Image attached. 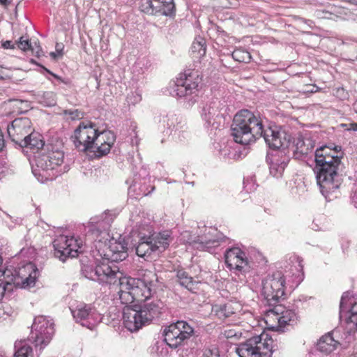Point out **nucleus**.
Listing matches in <instances>:
<instances>
[{
	"instance_id": "obj_1",
	"label": "nucleus",
	"mask_w": 357,
	"mask_h": 357,
	"mask_svg": "<svg viewBox=\"0 0 357 357\" xmlns=\"http://www.w3.org/2000/svg\"><path fill=\"white\" fill-rule=\"evenodd\" d=\"M231 135L241 144H250L263 137L269 148L279 149L289 147L291 135L277 126L264 128L259 116L248 109H242L234 116L231 126Z\"/></svg>"
},
{
	"instance_id": "obj_2",
	"label": "nucleus",
	"mask_w": 357,
	"mask_h": 357,
	"mask_svg": "<svg viewBox=\"0 0 357 357\" xmlns=\"http://www.w3.org/2000/svg\"><path fill=\"white\" fill-rule=\"evenodd\" d=\"M75 147L81 151L96 149L97 157L100 158L109 153L116 141V135L111 130L99 132L94 123L81 122L71 137Z\"/></svg>"
},
{
	"instance_id": "obj_3",
	"label": "nucleus",
	"mask_w": 357,
	"mask_h": 357,
	"mask_svg": "<svg viewBox=\"0 0 357 357\" xmlns=\"http://www.w3.org/2000/svg\"><path fill=\"white\" fill-rule=\"evenodd\" d=\"M154 286L153 281L149 280L146 275L142 278L126 276L118 291L121 303L130 305L135 301H147L155 293Z\"/></svg>"
},
{
	"instance_id": "obj_4",
	"label": "nucleus",
	"mask_w": 357,
	"mask_h": 357,
	"mask_svg": "<svg viewBox=\"0 0 357 357\" xmlns=\"http://www.w3.org/2000/svg\"><path fill=\"white\" fill-rule=\"evenodd\" d=\"M82 273L85 278L98 282L101 284H109L121 288L124 273L112 261L105 259L98 261L96 266L84 264Z\"/></svg>"
},
{
	"instance_id": "obj_5",
	"label": "nucleus",
	"mask_w": 357,
	"mask_h": 357,
	"mask_svg": "<svg viewBox=\"0 0 357 357\" xmlns=\"http://www.w3.org/2000/svg\"><path fill=\"white\" fill-rule=\"evenodd\" d=\"M64 153L61 145L47 144L46 146L36 153V167L32 168L33 174L43 177L51 176L50 172L61 166L63 162Z\"/></svg>"
},
{
	"instance_id": "obj_6",
	"label": "nucleus",
	"mask_w": 357,
	"mask_h": 357,
	"mask_svg": "<svg viewBox=\"0 0 357 357\" xmlns=\"http://www.w3.org/2000/svg\"><path fill=\"white\" fill-rule=\"evenodd\" d=\"M340 167L335 165H330V167L315 165L317 182L326 199H331V195L337 192L342 183V175L338 172Z\"/></svg>"
},
{
	"instance_id": "obj_7",
	"label": "nucleus",
	"mask_w": 357,
	"mask_h": 357,
	"mask_svg": "<svg viewBox=\"0 0 357 357\" xmlns=\"http://www.w3.org/2000/svg\"><path fill=\"white\" fill-rule=\"evenodd\" d=\"M284 284L285 279L280 271L274 272L263 280L261 295L266 305H273L285 299Z\"/></svg>"
},
{
	"instance_id": "obj_8",
	"label": "nucleus",
	"mask_w": 357,
	"mask_h": 357,
	"mask_svg": "<svg viewBox=\"0 0 357 357\" xmlns=\"http://www.w3.org/2000/svg\"><path fill=\"white\" fill-rule=\"evenodd\" d=\"M202 81V77L198 70H185L179 74V77L171 86L170 93L180 98L196 94Z\"/></svg>"
},
{
	"instance_id": "obj_9",
	"label": "nucleus",
	"mask_w": 357,
	"mask_h": 357,
	"mask_svg": "<svg viewBox=\"0 0 357 357\" xmlns=\"http://www.w3.org/2000/svg\"><path fill=\"white\" fill-rule=\"evenodd\" d=\"M54 333V324L45 317L38 316L32 324L29 340L41 351L50 343Z\"/></svg>"
},
{
	"instance_id": "obj_10",
	"label": "nucleus",
	"mask_w": 357,
	"mask_h": 357,
	"mask_svg": "<svg viewBox=\"0 0 357 357\" xmlns=\"http://www.w3.org/2000/svg\"><path fill=\"white\" fill-rule=\"evenodd\" d=\"M194 330L186 321H178L165 328L163 332L164 340L167 344L176 349L188 340Z\"/></svg>"
},
{
	"instance_id": "obj_11",
	"label": "nucleus",
	"mask_w": 357,
	"mask_h": 357,
	"mask_svg": "<svg viewBox=\"0 0 357 357\" xmlns=\"http://www.w3.org/2000/svg\"><path fill=\"white\" fill-rule=\"evenodd\" d=\"M54 256L65 261L68 257H75L81 248L79 241L73 237L60 236L53 241Z\"/></svg>"
},
{
	"instance_id": "obj_12",
	"label": "nucleus",
	"mask_w": 357,
	"mask_h": 357,
	"mask_svg": "<svg viewBox=\"0 0 357 357\" xmlns=\"http://www.w3.org/2000/svg\"><path fill=\"white\" fill-rule=\"evenodd\" d=\"M33 130L31 121L28 117L17 118L7 127L8 137L15 147L22 143L26 135H29Z\"/></svg>"
},
{
	"instance_id": "obj_13",
	"label": "nucleus",
	"mask_w": 357,
	"mask_h": 357,
	"mask_svg": "<svg viewBox=\"0 0 357 357\" xmlns=\"http://www.w3.org/2000/svg\"><path fill=\"white\" fill-rule=\"evenodd\" d=\"M352 294L349 291L344 292L340 303V318L345 317L349 331H357V303L351 301Z\"/></svg>"
},
{
	"instance_id": "obj_14",
	"label": "nucleus",
	"mask_w": 357,
	"mask_h": 357,
	"mask_svg": "<svg viewBox=\"0 0 357 357\" xmlns=\"http://www.w3.org/2000/svg\"><path fill=\"white\" fill-rule=\"evenodd\" d=\"M143 314L140 306L125 305L123 311L124 326L131 332L137 331L148 324L147 321L144 319L145 317Z\"/></svg>"
},
{
	"instance_id": "obj_15",
	"label": "nucleus",
	"mask_w": 357,
	"mask_h": 357,
	"mask_svg": "<svg viewBox=\"0 0 357 357\" xmlns=\"http://www.w3.org/2000/svg\"><path fill=\"white\" fill-rule=\"evenodd\" d=\"M71 312L76 322L91 330L98 322L100 317L94 307L85 303L77 305L75 309H71Z\"/></svg>"
},
{
	"instance_id": "obj_16",
	"label": "nucleus",
	"mask_w": 357,
	"mask_h": 357,
	"mask_svg": "<svg viewBox=\"0 0 357 357\" xmlns=\"http://www.w3.org/2000/svg\"><path fill=\"white\" fill-rule=\"evenodd\" d=\"M225 259L227 266L231 271L235 270L242 273L245 272L248 268L245 253L238 248L234 247L227 249L225 254Z\"/></svg>"
},
{
	"instance_id": "obj_17",
	"label": "nucleus",
	"mask_w": 357,
	"mask_h": 357,
	"mask_svg": "<svg viewBox=\"0 0 357 357\" xmlns=\"http://www.w3.org/2000/svg\"><path fill=\"white\" fill-rule=\"evenodd\" d=\"M314 146L315 142L311 138L298 134L294 137L290 149L295 159L303 160L313 152Z\"/></svg>"
},
{
	"instance_id": "obj_18",
	"label": "nucleus",
	"mask_w": 357,
	"mask_h": 357,
	"mask_svg": "<svg viewBox=\"0 0 357 357\" xmlns=\"http://www.w3.org/2000/svg\"><path fill=\"white\" fill-rule=\"evenodd\" d=\"M105 255L112 262L121 261L126 259L128 255V244L120 237L119 240L112 238L109 242L108 250Z\"/></svg>"
},
{
	"instance_id": "obj_19",
	"label": "nucleus",
	"mask_w": 357,
	"mask_h": 357,
	"mask_svg": "<svg viewBox=\"0 0 357 357\" xmlns=\"http://www.w3.org/2000/svg\"><path fill=\"white\" fill-rule=\"evenodd\" d=\"M289 161V158L286 155L284 151H280L278 152L273 156V159L270 162V174L274 177L281 176Z\"/></svg>"
},
{
	"instance_id": "obj_20",
	"label": "nucleus",
	"mask_w": 357,
	"mask_h": 357,
	"mask_svg": "<svg viewBox=\"0 0 357 357\" xmlns=\"http://www.w3.org/2000/svg\"><path fill=\"white\" fill-rule=\"evenodd\" d=\"M46 144L43 140V136L33 130L26 137L23 139L22 142L20 143L15 148H29L32 150H36V153L43 149Z\"/></svg>"
},
{
	"instance_id": "obj_21",
	"label": "nucleus",
	"mask_w": 357,
	"mask_h": 357,
	"mask_svg": "<svg viewBox=\"0 0 357 357\" xmlns=\"http://www.w3.org/2000/svg\"><path fill=\"white\" fill-rule=\"evenodd\" d=\"M152 241L151 244L154 252H162L165 251L172 241L171 233L169 231H164L158 234H153L149 236Z\"/></svg>"
},
{
	"instance_id": "obj_22",
	"label": "nucleus",
	"mask_w": 357,
	"mask_h": 357,
	"mask_svg": "<svg viewBox=\"0 0 357 357\" xmlns=\"http://www.w3.org/2000/svg\"><path fill=\"white\" fill-rule=\"evenodd\" d=\"M258 339V337L254 336L240 343L236 348V353L239 357H257L255 348L257 345V340Z\"/></svg>"
},
{
	"instance_id": "obj_23",
	"label": "nucleus",
	"mask_w": 357,
	"mask_h": 357,
	"mask_svg": "<svg viewBox=\"0 0 357 357\" xmlns=\"http://www.w3.org/2000/svg\"><path fill=\"white\" fill-rule=\"evenodd\" d=\"M162 303L160 301H155L151 303H146L143 306H140L144 318L149 324L155 317H158L161 313L162 308Z\"/></svg>"
},
{
	"instance_id": "obj_24",
	"label": "nucleus",
	"mask_w": 357,
	"mask_h": 357,
	"mask_svg": "<svg viewBox=\"0 0 357 357\" xmlns=\"http://www.w3.org/2000/svg\"><path fill=\"white\" fill-rule=\"evenodd\" d=\"M255 337L259 338L257 340V345L255 348L257 357H271L273 352L272 338H268V335H266V338L264 340L261 335L255 336Z\"/></svg>"
},
{
	"instance_id": "obj_25",
	"label": "nucleus",
	"mask_w": 357,
	"mask_h": 357,
	"mask_svg": "<svg viewBox=\"0 0 357 357\" xmlns=\"http://www.w3.org/2000/svg\"><path fill=\"white\" fill-rule=\"evenodd\" d=\"M218 109L215 101H211L203 105L201 115L208 126L214 125L215 119L218 116Z\"/></svg>"
},
{
	"instance_id": "obj_26",
	"label": "nucleus",
	"mask_w": 357,
	"mask_h": 357,
	"mask_svg": "<svg viewBox=\"0 0 357 357\" xmlns=\"http://www.w3.org/2000/svg\"><path fill=\"white\" fill-rule=\"evenodd\" d=\"M339 342L334 339L331 333L323 335L319 340L317 347L319 351L323 353L329 354L334 351Z\"/></svg>"
},
{
	"instance_id": "obj_27",
	"label": "nucleus",
	"mask_w": 357,
	"mask_h": 357,
	"mask_svg": "<svg viewBox=\"0 0 357 357\" xmlns=\"http://www.w3.org/2000/svg\"><path fill=\"white\" fill-rule=\"evenodd\" d=\"M176 278L178 284L191 292L196 289L197 282L183 269L176 271Z\"/></svg>"
},
{
	"instance_id": "obj_28",
	"label": "nucleus",
	"mask_w": 357,
	"mask_h": 357,
	"mask_svg": "<svg viewBox=\"0 0 357 357\" xmlns=\"http://www.w3.org/2000/svg\"><path fill=\"white\" fill-rule=\"evenodd\" d=\"M149 236H142L136 247V254L140 257H149L154 252Z\"/></svg>"
},
{
	"instance_id": "obj_29",
	"label": "nucleus",
	"mask_w": 357,
	"mask_h": 357,
	"mask_svg": "<svg viewBox=\"0 0 357 357\" xmlns=\"http://www.w3.org/2000/svg\"><path fill=\"white\" fill-rule=\"evenodd\" d=\"M158 1L156 8L157 15L174 16L175 15V4L174 0H154Z\"/></svg>"
},
{
	"instance_id": "obj_30",
	"label": "nucleus",
	"mask_w": 357,
	"mask_h": 357,
	"mask_svg": "<svg viewBox=\"0 0 357 357\" xmlns=\"http://www.w3.org/2000/svg\"><path fill=\"white\" fill-rule=\"evenodd\" d=\"M16 46L20 50L26 52L28 50L31 51L32 54H34L36 56H39L42 52V48L37 43L35 42V46H33L30 40L25 38L24 36H21L17 41H16Z\"/></svg>"
},
{
	"instance_id": "obj_31",
	"label": "nucleus",
	"mask_w": 357,
	"mask_h": 357,
	"mask_svg": "<svg viewBox=\"0 0 357 357\" xmlns=\"http://www.w3.org/2000/svg\"><path fill=\"white\" fill-rule=\"evenodd\" d=\"M341 155H339L338 154L333 155H328V156H323L322 155H319V153L314 154V161L315 165L320 166H328L330 167V165H333L336 166H341Z\"/></svg>"
},
{
	"instance_id": "obj_32",
	"label": "nucleus",
	"mask_w": 357,
	"mask_h": 357,
	"mask_svg": "<svg viewBox=\"0 0 357 357\" xmlns=\"http://www.w3.org/2000/svg\"><path fill=\"white\" fill-rule=\"evenodd\" d=\"M212 311L221 320H224L234 314V308L231 303L215 305L213 306Z\"/></svg>"
},
{
	"instance_id": "obj_33",
	"label": "nucleus",
	"mask_w": 357,
	"mask_h": 357,
	"mask_svg": "<svg viewBox=\"0 0 357 357\" xmlns=\"http://www.w3.org/2000/svg\"><path fill=\"white\" fill-rule=\"evenodd\" d=\"M206 51V47L205 39L202 37L196 38L191 47V52L193 56L200 59L205 55Z\"/></svg>"
},
{
	"instance_id": "obj_34",
	"label": "nucleus",
	"mask_w": 357,
	"mask_h": 357,
	"mask_svg": "<svg viewBox=\"0 0 357 357\" xmlns=\"http://www.w3.org/2000/svg\"><path fill=\"white\" fill-rule=\"evenodd\" d=\"M297 315L292 310H286L281 312V315L278 317L279 326L284 327L286 325H293L296 322Z\"/></svg>"
},
{
	"instance_id": "obj_35",
	"label": "nucleus",
	"mask_w": 357,
	"mask_h": 357,
	"mask_svg": "<svg viewBox=\"0 0 357 357\" xmlns=\"http://www.w3.org/2000/svg\"><path fill=\"white\" fill-rule=\"evenodd\" d=\"M15 357H30L33 354L32 348L25 341L15 342Z\"/></svg>"
},
{
	"instance_id": "obj_36",
	"label": "nucleus",
	"mask_w": 357,
	"mask_h": 357,
	"mask_svg": "<svg viewBox=\"0 0 357 357\" xmlns=\"http://www.w3.org/2000/svg\"><path fill=\"white\" fill-rule=\"evenodd\" d=\"M158 4V1H154V0H141L139 8L145 14L157 15L156 8Z\"/></svg>"
},
{
	"instance_id": "obj_37",
	"label": "nucleus",
	"mask_w": 357,
	"mask_h": 357,
	"mask_svg": "<svg viewBox=\"0 0 357 357\" xmlns=\"http://www.w3.org/2000/svg\"><path fill=\"white\" fill-rule=\"evenodd\" d=\"M232 58L240 63H249L252 56L249 52L244 49H236L231 54Z\"/></svg>"
},
{
	"instance_id": "obj_38",
	"label": "nucleus",
	"mask_w": 357,
	"mask_h": 357,
	"mask_svg": "<svg viewBox=\"0 0 357 357\" xmlns=\"http://www.w3.org/2000/svg\"><path fill=\"white\" fill-rule=\"evenodd\" d=\"M341 151V146H335L333 149H331L327 146H323L317 149L314 154L319 153V155H322L323 156H329L333 155L338 154V153Z\"/></svg>"
},
{
	"instance_id": "obj_39",
	"label": "nucleus",
	"mask_w": 357,
	"mask_h": 357,
	"mask_svg": "<svg viewBox=\"0 0 357 357\" xmlns=\"http://www.w3.org/2000/svg\"><path fill=\"white\" fill-rule=\"evenodd\" d=\"M64 116H70L72 121L79 120L84 117V112L79 109H64L62 112Z\"/></svg>"
},
{
	"instance_id": "obj_40",
	"label": "nucleus",
	"mask_w": 357,
	"mask_h": 357,
	"mask_svg": "<svg viewBox=\"0 0 357 357\" xmlns=\"http://www.w3.org/2000/svg\"><path fill=\"white\" fill-rule=\"evenodd\" d=\"M195 243L197 245V248L198 249L205 250V249H208L211 247L216 246V244L218 243V242L215 240H208V241H195Z\"/></svg>"
},
{
	"instance_id": "obj_41",
	"label": "nucleus",
	"mask_w": 357,
	"mask_h": 357,
	"mask_svg": "<svg viewBox=\"0 0 357 357\" xmlns=\"http://www.w3.org/2000/svg\"><path fill=\"white\" fill-rule=\"evenodd\" d=\"M32 63H34L38 65V63L36 62H35L33 61V59H31V61ZM39 66V64H38ZM42 68L46 71L47 73H49L50 75H51L52 77H54L55 79H56L59 82H62L64 84L67 85V86H70V84H71V82L69 79H63L62 77H61L60 76L57 75L56 74H54V73H52V71H50V70H48L47 68H46L45 67L41 66Z\"/></svg>"
},
{
	"instance_id": "obj_42",
	"label": "nucleus",
	"mask_w": 357,
	"mask_h": 357,
	"mask_svg": "<svg viewBox=\"0 0 357 357\" xmlns=\"http://www.w3.org/2000/svg\"><path fill=\"white\" fill-rule=\"evenodd\" d=\"M4 277H0V300L3 297L6 290L8 286H11V283L9 281L5 280Z\"/></svg>"
},
{
	"instance_id": "obj_43",
	"label": "nucleus",
	"mask_w": 357,
	"mask_h": 357,
	"mask_svg": "<svg viewBox=\"0 0 357 357\" xmlns=\"http://www.w3.org/2000/svg\"><path fill=\"white\" fill-rule=\"evenodd\" d=\"M290 259H291V262L296 263V264L294 265L296 269L298 271L301 272L303 271V266L302 264L303 259L296 255H293L292 257H290Z\"/></svg>"
},
{
	"instance_id": "obj_44",
	"label": "nucleus",
	"mask_w": 357,
	"mask_h": 357,
	"mask_svg": "<svg viewBox=\"0 0 357 357\" xmlns=\"http://www.w3.org/2000/svg\"><path fill=\"white\" fill-rule=\"evenodd\" d=\"M270 307H273L272 309H270L269 310L275 314H276L278 316L281 315V312H284V307L281 305H279V303H277L273 305H269Z\"/></svg>"
},
{
	"instance_id": "obj_45",
	"label": "nucleus",
	"mask_w": 357,
	"mask_h": 357,
	"mask_svg": "<svg viewBox=\"0 0 357 357\" xmlns=\"http://www.w3.org/2000/svg\"><path fill=\"white\" fill-rule=\"evenodd\" d=\"M202 357H220V355L218 351L207 349L204 351Z\"/></svg>"
},
{
	"instance_id": "obj_46",
	"label": "nucleus",
	"mask_w": 357,
	"mask_h": 357,
	"mask_svg": "<svg viewBox=\"0 0 357 357\" xmlns=\"http://www.w3.org/2000/svg\"><path fill=\"white\" fill-rule=\"evenodd\" d=\"M35 278H32L31 275H29V277L26 278L23 282V285L24 287L33 286L35 284Z\"/></svg>"
},
{
	"instance_id": "obj_47",
	"label": "nucleus",
	"mask_w": 357,
	"mask_h": 357,
	"mask_svg": "<svg viewBox=\"0 0 357 357\" xmlns=\"http://www.w3.org/2000/svg\"><path fill=\"white\" fill-rule=\"evenodd\" d=\"M2 47L4 49H15L16 47V43L13 44L10 40H6L2 43Z\"/></svg>"
},
{
	"instance_id": "obj_48",
	"label": "nucleus",
	"mask_w": 357,
	"mask_h": 357,
	"mask_svg": "<svg viewBox=\"0 0 357 357\" xmlns=\"http://www.w3.org/2000/svg\"><path fill=\"white\" fill-rule=\"evenodd\" d=\"M10 76L8 75L3 70L2 66H0V79H10Z\"/></svg>"
},
{
	"instance_id": "obj_49",
	"label": "nucleus",
	"mask_w": 357,
	"mask_h": 357,
	"mask_svg": "<svg viewBox=\"0 0 357 357\" xmlns=\"http://www.w3.org/2000/svg\"><path fill=\"white\" fill-rule=\"evenodd\" d=\"M45 97H48L49 98H51L52 100L50 102V105H54L55 104V100L54 98V94L52 92H47L45 93Z\"/></svg>"
},
{
	"instance_id": "obj_50",
	"label": "nucleus",
	"mask_w": 357,
	"mask_h": 357,
	"mask_svg": "<svg viewBox=\"0 0 357 357\" xmlns=\"http://www.w3.org/2000/svg\"><path fill=\"white\" fill-rule=\"evenodd\" d=\"M298 19L300 22L306 24L309 27H312L313 22L312 20H305V19L302 18V17H298Z\"/></svg>"
},
{
	"instance_id": "obj_51",
	"label": "nucleus",
	"mask_w": 357,
	"mask_h": 357,
	"mask_svg": "<svg viewBox=\"0 0 357 357\" xmlns=\"http://www.w3.org/2000/svg\"><path fill=\"white\" fill-rule=\"evenodd\" d=\"M351 201L356 208H357V188L351 196Z\"/></svg>"
},
{
	"instance_id": "obj_52",
	"label": "nucleus",
	"mask_w": 357,
	"mask_h": 357,
	"mask_svg": "<svg viewBox=\"0 0 357 357\" xmlns=\"http://www.w3.org/2000/svg\"><path fill=\"white\" fill-rule=\"evenodd\" d=\"M349 128H347L348 130L357 131V123H351L349 124Z\"/></svg>"
},
{
	"instance_id": "obj_53",
	"label": "nucleus",
	"mask_w": 357,
	"mask_h": 357,
	"mask_svg": "<svg viewBox=\"0 0 357 357\" xmlns=\"http://www.w3.org/2000/svg\"><path fill=\"white\" fill-rule=\"evenodd\" d=\"M62 45H59V44H56V51L57 52L59 56H61L62 55V47H61Z\"/></svg>"
},
{
	"instance_id": "obj_54",
	"label": "nucleus",
	"mask_w": 357,
	"mask_h": 357,
	"mask_svg": "<svg viewBox=\"0 0 357 357\" xmlns=\"http://www.w3.org/2000/svg\"><path fill=\"white\" fill-rule=\"evenodd\" d=\"M155 190V187L154 186H151V190L148 191V192H145V191H143V190H142V195L144 196H147L149 195V194H151L153 190Z\"/></svg>"
},
{
	"instance_id": "obj_55",
	"label": "nucleus",
	"mask_w": 357,
	"mask_h": 357,
	"mask_svg": "<svg viewBox=\"0 0 357 357\" xmlns=\"http://www.w3.org/2000/svg\"><path fill=\"white\" fill-rule=\"evenodd\" d=\"M353 109L354 112L357 114V100L353 104Z\"/></svg>"
},
{
	"instance_id": "obj_56",
	"label": "nucleus",
	"mask_w": 357,
	"mask_h": 357,
	"mask_svg": "<svg viewBox=\"0 0 357 357\" xmlns=\"http://www.w3.org/2000/svg\"><path fill=\"white\" fill-rule=\"evenodd\" d=\"M57 55H59V54H58V53H57V52H51V53H50V56H51L52 58H54V59H56V56H57Z\"/></svg>"
},
{
	"instance_id": "obj_57",
	"label": "nucleus",
	"mask_w": 357,
	"mask_h": 357,
	"mask_svg": "<svg viewBox=\"0 0 357 357\" xmlns=\"http://www.w3.org/2000/svg\"><path fill=\"white\" fill-rule=\"evenodd\" d=\"M8 0H0V3L3 5H6Z\"/></svg>"
},
{
	"instance_id": "obj_58",
	"label": "nucleus",
	"mask_w": 357,
	"mask_h": 357,
	"mask_svg": "<svg viewBox=\"0 0 357 357\" xmlns=\"http://www.w3.org/2000/svg\"><path fill=\"white\" fill-rule=\"evenodd\" d=\"M348 125L347 124H341V126L343 128H346Z\"/></svg>"
},
{
	"instance_id": "obj_59",
	"label": "nucleus",
	"mask_w": 357,
	"mask_h": 357,
	"mask_svg": "<svg viewBox=\"0 0 357 357\" xmlns=\"http://www.w3.org/2000/svg\"><path fill=\"white\" fill-rule=\"evenodd\" d=\"M152 276H153V278H156V275H155V274H152Z\"/></svg>"
}]
</instances>
